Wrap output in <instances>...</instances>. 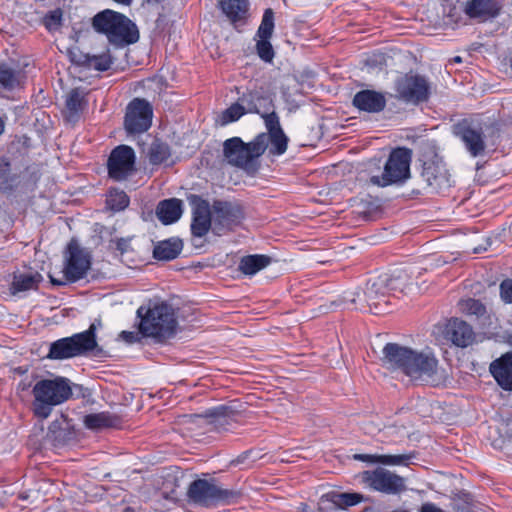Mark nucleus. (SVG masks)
Masks as SVG:
<instances>
[{"label": "nucleus", "mask_w": 512, "mask_h": 512, "mask_svg": "<svg viewBox=\"0 0 512 512\" xmlns=\"http://www.w3.org/2000/svg\"><path fill=\"white\" fill-rule=\"evenodd\" d=\"M420 512H444L433 503H424L421 506Z\"/></svg>", "instance_id": "nucleus-50"}, {"label": "nucleus", "mask_w": 512, "mask_h": 512, "mask_svg": "<svg viewBox=\"0 0 512 512\" xmlns=\"http://www.w3.org/2000/svg\"><path fill=\"white\" fill-rule=\"evenodd\" d=\"M239 101L245 105L248 113L261 115L265 111H270L274 108L272 95L263 88H257L243 93V95L239 97Z\"/></svg>", "instance_id": "nucleus-21"}, {"label": "nucleus", "mask_w": 512, "mask_h": 512, "mask_svg": "<svg viewBox=\"0 0 512 512\" xmlns=\"http://www.w3.org/2000/svg\"><path fill=\"white\" fill-rule=\"evenodd\" d=\"M385 95L375 90H361L357 92L352 100V104L360 111L368 113L382 112L386 107Z\"/></svg>", "instance_id": "nucleus-23"}, {"label": "nucleus", "mask_w": 512, "mask_h": 512, "mask_svg": "<svg viewBox=\"0 0 512 512\" xmlns=\"http://www.w3.org/2000/svg\"><path fill=\"white\" fill-rule=\"evenodd\" d=\"M100 325V320L95 321L86 331L51 343L48 358L62 360L85 355L89 352H93L94 356H100L102 348L98 346L96 341V330Z\"/></svg>", "instance_id": "nucleus-5"}, {"label": "nucleus", "mask_w": 512, "mask_h": 512, "mask_svg": "<svg viewBox=\"0 0 512 512\" xmlns=\"http://www.w3.org/2000/svg\"><path fill=\"white\" fill-rule=\"evenodd\" d=\"M123 512H133V510L129 507L125 508V510Z\"/></svg>", "instance_id": "nucleus-56"}, {"label": "nucleus", "mask_w": 512, "mask_h": 512, "mask_svg": "<svg viewBox=\"0 0 512 512\" xmlns=\"http://www.w3.org/2000/svg\"><path fill=\"white\" fill-rule=\"evenodd\" d=\"M40 178L35 166H27L20 173L14 172L7 157H0V192L12 195L19 189H33Z\"/></svg>", "instance_id": "nucleus-9"}, {"label": "nucleus", "mask_w": 512, "mask_h": 512, "mask_svg": "<svg viewBox=\"0 0 512 512\" xmlns=\"http://www.w3.org/2000/svg\"><path fill=\"white\" fill-rule=\"evenodd\" d=\"M266 136L258 134L252 141L245 143L240 137H232L223 143L224 160L231 166L254 176L260 169L259 158L266 151Z\"/></svg>", "instance_id": "nucleus-1"}, {"label": "nucleus", "mask_w": 512, "mask_h": 512, "mask_svg": "<svg viewBox=\"0 0 512 512\" xmlns=\"http://www.w3.org/2000/svg\"><path fill=\"white\" fill-rule=\"evenodd\" d=\"M136 156L134 150L127 145L115 147L108 158V175L115 181H123L135 171Z\"/></svg>", "instance_id": "nucleus-16"}, {"label": "nucleus", "mask_w": 512, "mask_h": 512, "mask_svg": "<svg viewBox=\"0 0 512 512\" xmlns=\"http://www.w3.org/2000/svg\"><path fill=\"white\" fill-rule=\"evenodd\" d=\"M482 250H483L482 248L476 247V248L473 249V252L474 253H480Z\"/></svg>", "instance_id": "nucleus-54"}, {"label": "nucleus", "mask_w": 512, "mask_h": 512, "mask_svg": "<svg viewBox=\"0 0 512 512\" xmlns=\"http://www.w3.org/2000/svg\"><path fill=\"white\" fill-rule=\"evenodd\" d=\"M188 201L192 207L191 234L193 237L202 238L212 226L209 202L195 194L190 195Z\"/></svg>", "instance_id": "nucleus-19"}, {"label": "nucleus", "mask_w": 512, "mask_h": 512, "mask_svg": "<svg viewBox=\"0 0 512 512\" xmlns=\"http://www.w3.org/2000/svg\"><path fill=\"white\" fill-rule=\"evenodd\" d=\"M31 387V382L21 381L18 384L17 389L21 391H25Z\"/></svg>", "instance_id": "nucleus-51"}, {"label": "nucleus", "mask_w": 512, "mask_h": 512, "mask_svg": "<svg viewBox=\"0 0 512 512\" xmlns=\"http://www.w3.org/2000/svg\"><path fill=\"white\" fill-rule=\"evenodd\" d=\"M458 308L461 313L467 316H475L477 319L486 317V306L478 299L466 298L458 302Z\"/></svg>", "instance_id": "nucleus-39"}, {"label": "nucleus", "mask_w": 512, "mask_h": 512, "mask_svg": "<svg viewBox=\"0 0 512 512\" xmlns=\"http://www.w3.org/2000/svg\"><path fill=\"white\" fill-rule=\"evenodd\" d=\"M421 177L433 192H441L451 186L450 174L446 165L437 156L423 162Z\"/></svg>", "instance_id": "nucleus-18"}, {"label": "nucleus", "mask_w": 512, "mask_h": 512, "mask_svg": "<svg viewBox=\"0 0 512 512\" xmlns=\"http://www.w3.org/2000/svg\"><path fill=\"white\" fill-rule=\"evenodd\" d=\"M32 394L34 415L39 419H46L54 406L64 403L72 396V389L67 378L58 376L37 381L33 386Z\"/></svg>", "instance_id": "nucleus-3"}, {"label": "nucleus", "mask_w": 512, "mask_h": 512, "mask_svg": "<svg viewBox=\"0 0 512 512\" xmlns=\"http://www.w3.org/2000/svg\"><path fill=\"white\" fill-rule=\"evenodd\" d=\"M219 7L229 21L237 27L238 23H244L249 9L247 0H220Z\"/></svg>", "instance_id": "nucleus-26"}, {"label": "nucleus", "mask_w": 512, "mask_h": 512, "mask_svg": "<svg viewBox=\"0 0 512 512\" xmlns=\"http://www.w3.org/2000/svg\"><path fill=\"white\" fill-rule=\"evenodd\" d=\"M187 496L193 503L209 507L219 503H234L240 498L241 493L221 488L205 479H197L189 485Z\"/></svg>", "instance_id": "nucleus-8"}, {"label": "nucleus", "mask_w": 512, "mask_h": 512, "mask_svg": "<svg viewBox=\"0 0 512 512\" xmlns=\"http://www.w3.org/2000/svg\"><path fill=\"white\" fill-rule=\"evenodd\" d=\"M153 108L142 98H134L126 107L124 128L128 134H141L152 125Z\"/></svg>", "instance_id": "nucleus-15"}, {"label": "nucleus", "mask_w": 512, "mask_h": 512, "mask_svg": "<svg viewBox=\"0 0 512 512\" xmlns=\"http://www.w3.org/2000/svg\"><path fill=\"white\" fill-rule=\"evenodd\" d=\"M270 38H259L256 43V51L260 59L265 62H272L274 58V49L269 41Z\"/></svg>", "instance_id": "nucleus-45"}, {"label": "nucleus", "mask_w": 512, "mask_h": 512, "mask_svg": "<svg viewBox=\"0 0 512 512\" xmlns=\"http://www.w3.org/2000/svg\"><path fill=\"white\" fill-rule=\"evenodd\" d=\"M350 301L351 303H355V298H352Z\"/></svg>", "instance_id": "nucleus-58"}, {"label": "nucleus", "mask_w": 512, "mask_h": 512, "mask_svg": "<svg viewBox=\"0 0 512 512\" xmlns=\"http://www.w3.org/2000/svg\"><path fill=\"white\" fill-rule=\"evenodd\" d=\"M115 243H116V249L121 254L128 252L130 249V238H118L115 241Z\"/></svg>", "instance_id": "nucleus-48"}, {"label": "nucleus", "mask_w": 512, "mask_h": 512, "mask_svg": "<svg viewBox=\"0 0 512 512\" xmlns=\"http://www.w3.org/2000/svg\"><path fill=\"white\" fill-rule=\"evenodd\" d=\"M445 335L454 345L461 348L471 345L475 337L471 325L458 318H453L447 323Z\"/></svg>", "instance_id": "nucleus-22"}, {"label": "nucleus", "mask_w": 512, "mask_h": 512, "mask_svg": "<svg viewBox=\"0 0 512 512\" xmlns=\"http://www.w3.org/2000/svg\"><path fill=\"white\" fill-rule=\"evenodd\" d=\"M260 116L264 120L265 128L267 130L266 134L283 130L280 124L279 116L275 112L274 108L270 111H265Z\"/></svg>", "instance_id": "nucleus-44"}, {"label": "nucleus", "mask_w": 512, "mask_h": 512, "mask_svg": "<svg viewBox=\"0 0 512 512\" xmlns=\"http://www.w3.org/2000/svg\"><path fill=\"white\" fill-rule=\"evenodd\" d=\"M73 61L79 66L97 71H106L110 69L112 65V59L108 53H102L99 55L81 53L78 56H74Z\"/></svg>", "instance_id": "nucleus-32"}, {"label": "nucleus", "mask_w": 512, "mask_h": 512, "mask_svg": "<svg viewBox=\"0 0 512 512\" xmlns=\"http://www.w3.org/2000/svg\"><path fill=\"white\" fill-rule=\"evenodd\" d=\"M405 375L412 380H420L431 385H437L443 378L438 367V360L433 354L412 350Z\"/></svg>", "instance_id": "nucleus-12"}, {"label": "nucleus", "mask_w": 512, "mask_h": 512, "mask_svg": "<svg viewBox=\"0 0 512 512\" xmlns=\"http://www.w3.org/2000/svg\"><path fill=\"white\" fill-rule=\"evenodd\" d=\"M452 133L459 138L472 157L485 153L486 142L484 126L478 117H468L458 120L452 125Z\"/></svg>", "instance_id": "nucleus-10"}, {"label": "nucleus", "mask_w": 512, "mask_h": 512, "mask_svg": "<svg viewBox=\"0 0 512 512\" xmlns=\"http://www.w3.org/2000/svg\"><path fill=\"white\" fill-rule=\"evenodd\" d=\"M43 277L38 272H16L13 275L11 290L13 294L18 292H25L28 290L37 289L38 285L42 282Z\"/></svg>", "instance_id": "nucleus-31"}, {"label": "nucleus", "mask_w": 512, "mask_h": 512, "mask_svg": "<svg viewBox=\"0 0 512 512\" xmlns=\"http://www.w3.org/2000/svg\"><path fill=\"white\" fill-rule=\"evenodd\" d=\"M84 424L87 428L93 430H99L103 428H119L122 424V419L116 414L110 412H101L86 415Z\"/></svg>", "instance_id": "nucleus-30"}, {"label": "nucleus", "mask_w": 512, "mask_h": 512, "mask_svg": "<svg viewBox=\"0 0 512 512\" xmlns=\"http://www.w3.org/2000/svg\"><path fill=\"white\" fill-rule=\"evenodd\" d=\"M137 316L140 318L139 330L145 336L164 340L176 332L174 309L165 302L150 303L148 307L140 306Z\"/></svg>", "instance_id": "nucleus-2"}, {"label": "nucleus", "mask_w": 512, "mask_h": 512, "mask_svg": "<svg viewBox=\"0 0 512 512\" xmlns=\"http://www.w3.org/2000/svg\"><path fill=\"white\" fill-rule=\"evenodd\" d=\"M412 349L398 343H387L382 350L381 361L384 366L393 370H400L405 374Z\"/></svg>", "instance_id": "nucleus-20"}, {"label": "nucleus", "mask_w": 512, "mask_h": 512, "mask_svg": "<svg viewBox=\"0 0 512 512\" xmlns=\"http://www.w3.org/2000/svg\"><path fill=\"white\" fill-rule=\"evenodd\" d=\"M454 62H461V57L460 56H456L454 57Z\"/></svg>", "instance_id": "nucleus-55"}, {"label": "nucleus", "mask_w": 512, "mask_h": 512, "mask_svg": "<svg viewBox=\"0 0 512 512\" xmlns=\"http://www.w3.org/2000/svg\"><path fill=\"white\" fill-rule=\"evenodd\" d=\"M362 480L373 490L385 494H398L406 490L403 477L381 467L373 471H364Z\"/></svg>", "instance_id": "nucleus-17"}, {"label": "nucleus", "mask_w": 512, "mask_h": 512, "mask_svg": "<svg viewBox=\"0 0 512 512\" xmlns=\"http://www.w3.org/2000/svg\"><path fill=\"white\" fill-rule=\"evenodd\" d=\"M328 499L338 508L345 509L355 506L363 500V495L359 493H331Z\"/></svg>", "instance_id": "nucleus-40"}, {"label": "nucleus", "mask_w": 512, "mask_h": 512, "mask_svg": "<svg viewBox=\"0 0 512 512\" xmlns=\"http://www.w3.org/2000/svg\"><path fill=\"white\" fill-rule=\"evenodd\" d=\"M171 156V150L167 143L160 139H155L148 150L149 162L152 165H159L165 162Z\"/></svg>", "instance_id": "nucleus-38"}, {"label": "nucleus", "mask_w": 512, "mask_h": 512, "mask_svg": "<svg viewBox=\"0 0 512 512\" xmlns=\"http://www.w3.org/2000/svg\"><path fill=\"white\" fill-rule=\"evenodd\" d=\"M274 31V12L271 8L264 11L261 24L257 31L259 38H271Z\"/></svg>", "instance_id": "nucleus-43"}, {"label": "nucleus", "mask_w": 512, "mask_h": 512, "mask_svg": "<svg viewBox=\"0 0 512 512\" xmlns=\"http://www.w3.org/2000/svg\"><path fill=\"white\" fill-rule=\"evenodd\" d=\"M147 3H161L164 0H145Z\"/></svg>", "instance_id": "nucleus-53"}, {"label": "nucleus", "mask_w": 512, "mask_h": 512, "mask_svg": "<svg viewBox=\"0 0 512 512\" xmlns=\"http://www.w3.org/2000/svg\"><path fill=\"white\" fill-rule=\"evenodd\" d=\"M26 76L22 69L8 63H0V85L9 91L19 88Z\"/></svg>", "instance_id": "nucleus-28"}, {"label": "nucleus", "mask_w": 512, "mask_h": 512, "mask_svg": "<svg viewBox=\"0 0 512 512\" xmlns=\"http://www.w3.org/2000/svg\"><path fill=\"white\" fill-rule=\"evenodd\" d=\"M271 261V257L267 255H247L241 258L238 268L245 275H254L267 267Z\"/></svg>", "instance_id": "nucleus-35"}, {"label": "nucleus", "mask_w": 512, "mask_h": 512, "mask_svg": "<svg viewBox=\"0 0 512 512\" xmlns=\"http://www.w3.org/2000/svg\"><path fill=\"white\" fill-rule=\"evenodd\" d=\"M489 370L499 386L504 390H512V353H506L494 360Z\"/></svg>", "instance_id": "nucleus-25"}, {"label": "nucleus", "mask_w": 512, "mask_h": 512, "mask_svg": "<svg viewBox=\"0 0 512 512\" xmlns=\"http://www.w3.org/2000/svg\"><path fill=\"white\" fill-rule=\"evenodd\" d=\"M119 337L124 340L126 343L132 344L139 340V336L136 332L131 331H122Z\"/></svg>", "instance_id": "nucleus-49"}, {"label": "nucleus", "mask_w": 512, "mask_h": 512, "mask_svg": "<svg viewBox=\"0 0 512 512\" xmlns=\"http://www.w3.org/2000/svg\"><path fill=\"white\" fill-rule=\"evenodd\" d=\"M61 21L62 11L60 9L50 11L44 17V24L49 30L56 29L61 26Z\"/></svg>", "instance_id": "nucleus-46"}, {"label": "nucleus", "mask_w": 512, "mask_h": 512, "mask_svg": "<svg viewBox=\"0 0 512 512\" xmlns=\"http://www.w3.org/2000/svg\"><path fill=\"white\" fill-rule=\"evenodd\" d=\"M156 215L164 225L175 223L182 215V201L177 198L160 201Z\"/></svg>", "instance_id": "nucleus-27"}, {"label": "nucleus", "mask_w": 512, "mask_h": 512, "mask_svg": "<svg viewBox=\"0 0 512 512\" xmlns=\"http://www.w3.org/2000/svg\"><path fill=\"white\" fill-rule=\"evenodd\" d=\"M206 417L211 418V422L216 426L224 427L226 425H230L231 422H237L240 417V413L231 406L221 405L208 410L206 412Z\"/></svg>", "instance_id": "nucleus-34"}, {"label": "nucleus", "mask_w": 512, "mask_h": 512, "mask_svg": "<svg viewBox=\"0 0 512 512\" xmlns=\"http://www.w3.org/2000/svg\"><path fill=\"white\" fill-rule=\"evenodd\" d=\"M416 457L415 452L401 455H369V454H358L355 455V459L361 461H368L372 463H381L384 465H408L409 461Z\"/></svg>", "instance_id": "nucleus-33"}, {"label": "nucleus", "mask_w": 512, "mask_h": 512, "mask_svg": "<svg viewBox=\"0 0 512 512\" xmlns=\"http://www.w3.org/2000/svg\"><path fill=\"white\" fill-rule=\"evenodd\" d=\"M266 138V149L269 150V154L273 156H280L284 154L288 147V137L284 131H278L270 134L263 132Z\"/></svg>", "instance_id": "nucleus-37"}, {"label": "nucleus", "mask_w": 512, "mask_h": 512, "mask_svg": "<svg viewBox=\"0 0 512 512\" xmlns=\"http://www.w3.org/2000/svg\"><path fill=\"white\" fill-rule=\"evenodd\" d=\"M248 113L245 105L239 100L225 109L221 114V125H226L230 122L237 121L244 114Z\"/></svg>", "instance_id": "nucleus-42"}, {"label": "nucleus", "mask_w": 512, "mask_h": 512, "mask_svg": "<svg viewBox=\"0 0 512 512\" xmlns=\"http://www.w3.org/2000/svg\"><path fill=\"white\" fill-rule=\"evenodd\" d=\"M403 284L401 277L390 279L379 277L374 281H369L364 292V297L371 312L374 314L388 312V291L400 290L404 292L406 286Z\"/></svg>", "instance_id": "nucleus-11"}, {"label": "nucleus", "mask_w": 512, "mask_h": 512, "mask_svg": "<svg viewBox=\"0 0 512 512\" xmlns=\"http://www.w3.org/2000/svg\"><path fill=\"white\" fill-rule=\"evenodd\" d=\"M212 213L213 232L217 235L233 230L244 218L243 208L237 202L215 200L212 204Z\"/></svg>", "instance_id": "nucleus-14"}, {"label": "nucleus", "mask_w": 512, "mask_h": 512, "mask_svg": "<svg viewBox=\"0 0 512 512\" xmlns=\"http://www.w3.org/2000/svg\"><path fill=\"white\" fill-rule=\"evenodd\" d=\"M396 97L406 103L418 105L430 95V84L424 76L407 73L395 81Z\"/></svg>", "instance_id": "nucleus-13"}, {"label": "nucleus", "mask_w": 512, "mask_h": 512, "mask_svg": "<svg viewBox=\"0 0 512 512\" xmlns=\"http://www.w3.org/2000/svg\"><path fill=\"white\" fill-rule=\"evenodd\" d=\"M499 289L502 301L507 304H512V279L503 280Z\"/></svg>", "instance_id": "nucleus-47"}, {"label": "nucleus", "mask_w": 512, "mask_h": 512, "mask_svg": "<svg viewBox=\"0 0 512 512\" xmlns=\"http://www.w3.org/2000/svg\"><path fill=\"white\" fill-rule=\"evenodd\" d=\"M16 371H17L18 373H24V371H23L20 367H19V368H17V369H16Z\"/></svg>", "instance_id": "nucleus-57"}, {"label": "nucleus", "mask_w": 512, "mask_h": 512, "mask_svg": "<svg viewBox=\"0 0 512 512\" xmlns=\"http://www.w3.org/2000/svg\"><path fill=\"white\" fill-rule=\"evenodd\" d=\"M501 5L497 0H471L466 4L465 13L470 18L486 21L499 15Z\"/></svg>", "instance_id": "nucleus-24"}, {"label": "nucleus", "mask_w": 512, "mask_h": 512, "mask_svg": "<svg viewBox=\"0 0 512 512\" xmlns=\"http://www.w3.org/2000/svg\"><path fill=\"white\" fill-rule=\"evenodd\" d=\"M4 129H5V123H4V121L0 118V135L4 132Z\"/></svg>", "instance_id": "nucleus-52"}, {"label": "nucleus", "mask_w": 512, "mask_h": 512, "mask_svg": "<svg viewBox=\"0 0 512 512\" xmlns=\"http://www.w3.org/2000/svg\"><path fill=\"white\" fill-rule=\"evenodd\" d=\"M128 195L119 189H111L108 193L106 204L113 211H122L129 205Z\"/></svg>", "instance_id": "nucleus-41"}, {"label": "nucleus", "mask_w": 512, "mask_h": 512, "mask_svg": "<svg viewBox=\"0 0 512 512\" xmlns=\"http://www.w3.org/2000/svg\"><path fill=\"white\" fill-rule=\"evenodd\" d=\"M183 249V242L179 238H170L158 242L153 249V257L160 261L174 260Z\"/></svg>", "instance_id": "nucleus-29"}, {"label": "nucleus", "mask_w": 512, "mask_h": 512, "mask_svg": "<svg viewBox=\"0 0 512 512\" xmlns=\"http://www.w3.org/2000/svg\"><path fill=\"white\" fill-rule=\"evenodd\" d=\"M86 103L84 91L81 88L72 89L66 97V109L69 120L78 118Z\"/></svg>", "instance_id": "nucleus-36"}, {"label": "nucleus", "mask_w": 512, "mask_h": 512, "mask_svg": "<svg viewBox=\"0 0 512 512\" xmlns=\"http://www.w3.org/2000/svg\"><path fill=\"white\" fill-rule=\"evenodd\" d=\"M92 256L88 250L81 247L76 239H71L64 251L63 274L65 281L50 276L54 285H64L66 282H76L84 278L90 269Z\"/></svg>", "instance_id": "nucleus-7"}, {"label": "nucleus", "mask_w": 512, "mask_h": 512, "mask_svg": "<svg viewBox=\"0 0 512 512\" xmlns=\"http://www.w3.org/2000/svg\"><path fill=\"white\" fill-rule=\"evenodd\" d=\"M411 151L407 148L394 149L381 175L371 176L369 183L378 187L402 184L410 177Z\"/></svg>", "instance_id": "nucleus-6"}, {"label": "nucleus", "mask_w": 512, "mask_h": 512, "mask_svg": "<svg viewBox=\"0 0 512 512\" xmlns=\"http://www.w3.org/2000/svg\"><path fill=\"white\" fill-rule=\"evenodd\" d=\"M92 27L96 32L106 35L113 44H133L139 40L136 24L125 15L110 9L97 13L92 18Z\"/></svg>", "instance_id": "nucleus-4"}]
</instances>
